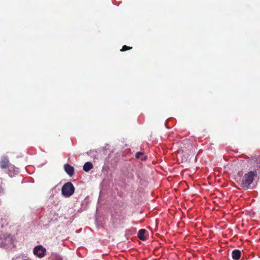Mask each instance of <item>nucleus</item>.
I'll use <instances>...</instances> for the list:
<instances>
[{
  "label": "nucleus",
  "instance_id": "0eeeda50",
  "mask_svg": "<svg viewBox=\"0 0 260 260\" xmlns=\"http://www.w3.org/2000/svg\"><path fill=\"white\" fill-rule=\"evenodd\" d=\"M232 257L234 260H239L241 257V251L238 249L234 250L232 252Z\"/></svg>",
  "mask_w": 260,
  "mask_h": 260
},
{
  "label": "nucleus",
  "instance_id": "1a4fd4ad",
  "mask_svg": "<svg viewBox=\"0 0 260 260\" xmlns=\"http://www.w3.org/2000/svg\"><path fill=\"white\" fill-rule=\"evenodd\" d=\"M146 232L145 229H141L139 230L138 234V238L141 240H145L146 239V237L144 236V234Z\"/></svg>",
  "mask_w": 260,
  "mask_h": 260
},
{
  "label": "nucleus",
  "instance_id": "20e7f679",
  "mask_svg": "<svg viewBox=\"0 0 260 260\" xmlns=\"http://www.w3.org/2000/svg\"><path fill=\"white\" fill-rule=\"evenodd\" d=\"M11 164L10 162L8 156H2L0 160V168L2 170L7 169Z\"/></svg>",
  "mask_w": 260,
  "mask_h": 260
},
{
  "label": "nucleus",
  "instance_id": "39448f33",
  "mask_svg": "<svg viewBox=\"0 0 260 260\" xmlns=\"http://www.w3.org/2000/svg\"><path fill=\"white\" fill-rule=\"evenodd\" d=\"M64 169L66 172L70 176H72L74 173V168L72 166L66 164L64 166Z\"/></svg>",
  "mask_w": 260,
  "mask_h": 260
},
{
  "label": "nucleus",
  "instance_id": "423d86ee",
  "mask_svg": "<svg viewBox=\"0 0 260 260\" xmlns=\"http://www.w3.org/2000/svg\"><path fill=\"white\" fill-rule=\"evenodd\" d=\"M8 171L7 172V173L8 174V175L12 177L16 174V168L15 166L13 165H11L8 168Z\"/></svg>",
  "mask_w": 260,
  "mask_h": 260
},
{
  "label": "nucleus",
  "instance_id": "f8f14e48",
  "mask_svg": "<svg viewBox=\"0 0 260 260\" xmlns=\"http://www.w3.org/2000/svg\"><path fill=\"white\" fill-rule=\"evenodd\" d=\"M3 191V188L2 186H0V193Z\"/></svg>",
  "mask_w": 260,
  "mask_h": 260
},
{
  "label": "nucleus",
  "instance_id": "f03ea898",
  "mask_svg": "<svg viewBox=\"0 0 260 260\" xmlns=\"http://www.w3.org/2000/svg\"><path fill=\"white\" fill-rule=\"evenodd\" d=\"M75 192V187L71 182L66 183L61 188V193L65 197H70Z\"/></svg>",
  "mask_w": 260,
  "mask_h": 260
},
{
  "label": "nucleus",
  "instance_id": "9d476101",
  "mask_svg": "<svg viewBox=\"0 0 260 260\" xmlns=\"http://www.w3.org/2000/svg\"><path fill=\"white\" fill-rule=\"evenodd\" d=\"M135 156L137 158L140 159L143 161L145 160L147 158V156L144 155V154L141 152H138L136 153Z\"/></svg>",
  "mask_w": 260,
  "mask_h": 260
},
{
  "label": "nucleus",
  "instance_id": "6e6552de",
  "mask_svg": "<svg viewBox=\"0 0 260 260\" xmlns=\"http://www.w3.org/2000/svg\"><path fill=\"white\" fill-rule=\"evenodd\" d=\"M93 168V165L91 162L87 161L85 163L83 166V170L85 172H88Z\"/></svg>",
  "mask_w": 260,
  "mask_h": 260
},
{
  "label": "nucleus",
  "instance_id": "7ed1b4c3",
  "mask_svg": "<svg viewBox=\"0 0 260 260\" xmlns=\"http://www.w3.org/2000/svg\"><path fill=\"white\" fill-rule=\"evenodd\" d=\"M46 250L42 245H38L35 247L33 252L35 255H37L39 257H43L46 253Z\"/></svg>",
  "mask_w": 260,
  "mask_h": 260
},
{
  "label": "nucleus",
  "instance_id": "f257e3e1",
  "mask_svg": "<svg viewBox=\"0 0 260 260\" xmlns=\"http://www.w3.org/2000/svg\"><path fill=\"white\" fill-rule=\"evenodd\" d=\"M256 171H250L244 174L242 179L239 181V185L244 189L246 190L253 183L254 177L256 176Z\"/></svg>",
  "mask_w": 260,
  "mask_h": 260
},
{
  "label": "nucleus",
  "instance_id": "9b49d317",
  "mask_svg": "<svg viewBox=\"0 0 260 260\" xmlns=\"http://www.w3.org/2000/svg\"><path fill=\"white\" fill-rule=\"evenodd\" d=\"M132 49V47L127 46L126 45L123 46L122 49L120 50V51L123 52L128 50H130Z\"/></svg>",
  "mask_w": 260,
  "mask_h": 260
}]
</instances>
